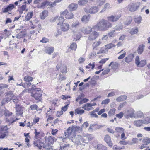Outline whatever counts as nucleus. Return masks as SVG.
<instances>
[{
	"label": "nucleus",
	"instance_id": "nucleus-49",
	"mask_svg": "<svg viewBox=\"0 0 150 150\" xmlns=\"http://www.w3.org/2000/svg\"><path fill=\"white\" fill-rule=\"evenodd\" d=\"M25 35V34L24 32H21L17 34L16 37L18 39L23 38Z\"/></svg>",
	"mask_w": 150,
	"mask_h": 150
},
{
	"label": "nucleus",
	"instance_id": "nucleus-23",
	"mask_svg": "<svg viewBox=\"0 0 150 150\" xmlns=\"http://www.w3.org/2000/svg\"><path fill=\"white\" fill-rule=\"evenodd\" d=\"M90 18V16L89 15H85L83 16L81 20L85 23H86L89 21Z\"/></svg>",
	"mask_w": 150,
	"mask_h": 150
},
{
	"label": "nucleus",
	"instance_id": "nucleus-47",
	"mask_svg": "<svg viewBox=\"0 0 150 150\" xmlns=\"http://www.w3.org/2000/svg\"><path fill=\"white\" fill-rule=\"evenodd\" d=\"M132 19L131 16L129 17L127 20L125 22V24L127 25H128L131 23L132 21Z\"/></svg>",
	"mask_w": 150,
	"mask_h": 150
},
{
	"label": "nucleus",
	"instance_id": "nucleus-8",
	"mask_svg": "<svg viewBox=\"0 0 150 150\" xmlns=\"http://www.w3.org/2000/svg\"><path fill=\"white\" fill-rule=\"evenodd\" d=\"M121 14L111 15L107 17L108 21L114 22L117 21L121 17Z\"/></svg>",
	"mask_w": 150,
	"mask_h": 150
},
{
	"label": "nucleus",
	"instance_id": "nucleus-62",
	"mask_svg": "<svg viewBox=\"0 0 150 150\" xmlns=\"http://www.w3.org/2000/svg\"><path fill=\"white\" fill-rule=\"evenodd\" d=\"M139 61V57L138 56H137L135 58V62L137 66H138L139 64V63L140 62Z\"/></svg>",
	"mask_w": 150,
	"mask_h": 150
},
{
	"label": "nucleus",
	"instance_id": "nucleus-32",
	"mask_svg": "<svg viewBox=\"0 0 150 150\" xmlns=\"http://www.w3.org/2000/svg\"><path fill=\"white\" fill-rule=\"evenodd\" d=\"M74 112L76 115V114L81 115L84 112V110H83L79 109L77 108L75 110Z\"/></svg>",
	"mask_w": 150,
	"mask_h": 150
},
{
	"label": "nucleus",
	"instance_id": "nucleus-50",
	"mask_svg": "<svg viewBox=\"0 0 150 150\" xmlns=\"http://www.w3.org/2000/svg\"><path fill=\"white\" fill-rule=\"evenodd\" d=\"M115 111V108H113L110 109L108 112V115L109 116H111L114 114Z\"/></svg>",
	"mask_w": 150,
	"mask_h": 150
},
{
	"label": "nucleus",
	"instance_id": "nucleus-12",
	"mask_svg": "<svg viewBox=\"0 0 150 150\" xmlns=\"http://www.w3.org/2000/svg\"><path fill=\"white\" fill-rule=\"evenodd\" d=\"M74 131L72 129V128L70 127H69L67 130L65 132V134L66 136H67L68 138L71 137H72L74 136Z\"/></svg>",
	"mask_w": 150,
	"mask_h": 150
},
{
	"label": "nucleus",
	"instance_id": "nucleus-64",
	"mask_svg": "<svg viewBox=\"0 0 150 150\" xmlns=\"http://www.w3.org/2000/svg\"><path fill=\"white\" fill-rule=\"evenodd\" d=\"M123 148L117 145H114L113 147V149L114 150H121Z\"/></svg>",
	"mask_w": 150,
	"mask_h": 150
},
{
	"label": "nucleus",
	"instance_id": "nucleus-41",
	"mask_svg": "<svg viewBox=\"0 0 150 150\" xmlns=\"http://www.w3.org/2000/svg\"><path fill=\"white\" fill-rule=\"evenodd\" d=\"M50 5V2L45 1L41 3V7L44 8Z\"/></svg>",
	"mask_w": 150,
	"mask_h": 150
},
{
	"label": "nucleus",
	"instance_id": "nucleus-61",
	"mask_svg": "<svg viewBox=\"0 0 150 150\" xmlns=\"http://www.w3.org/2000/svg\"><path fill=\"white\" fill-rule=\"evenodd\" d=\"M110 100L109 99H106L101 102V104L106 105L108 104L110 102Z\"/></svg>",
	"mask_w": 150,
	"mask_h": 150
},
{
	"label": "nucleus",
	"instance_id": "nucleus-11",
	"mask_svg": "<svg viewBox=\"0 0 150 150\" xmlns=\"http://www.w3.org/2000/svg\"><path fill=\"white\" fill-rule=\"evenodd\" d=\"M93 28H94L93 27L89 26L84 27L82 28L81 31L83 33L88 34H90L92 31Z\"/></svg>",
	"mask_w": 150,
	"mask_h": 150
},
{
	"label": "nucleus",
	"instance_id": "nucleus-37",
	"mask_svg": "<svg viewBox=\"0 0 150 150\" xmlns=\"http://www.w3.org/2000/svg\"><path fill=\"white\" fill-rule=\"evenodd\" d=\"M143 124H148L150 123V117H145L142 120Z\"/></svg>",
	"mask_w": 150,
	"mask_h": 150
},
{
	"label": "nucleus",
	"instance_id": "nucleus-48",
	"mask_svg": "<svg viewBox=\"0 0 150 150\" xmlns=\"http://www.w3.org/2000/svg\"><path fill=\"white\" fill-rule=\"evenodd\" d=\"M146 64V61L145 60H141L138 66L139 67H142L145 65Z\"/></svg>",
	"mask_w": 150,
	"mask_h": 150
},
{
	"label": "nucleus",
	"instance_id": "nucleus-21",
	"mask_svg": "<svg viewBox=\"0 0 150 150\" xmlns=\"http://www.w3.org/2000/svg\"><path fill=\"white\" fill-rule=\"evenodd\" d=\"M101 40V39H99L98 41L95 42L93 43L92 47L93 51H95L96 49V48L102 43Z\"/></svg>",
	"mask_w": 150,
	"mask_h": 150
},
{
	"label": "nucleus",
	"instance_id": "nucleus-31",
	"mask_svg": "<svg viewBox=\"0 0 150 150\" xmlns=\"http://www.w3.org/2000/svg\"><path fill=\"white\" fill-rule=\"evenodd\" d=\"M5 94L6 97L10 98H12L14 96L13 94V92L11 91L6 92Z\"/></svg>",
	"mask_w": 150,
	"mask_h": 150
},
{
	"label": "nucleus",
	"instance_id": "nucleus-43",
	"mask_svg": "<svg viewBox=\"0 0 150 150\" xmlns=\"http://www.w3.org/2000/svg\"><path fill=\"white\" fill-rule=\"evenodd\" d=\"M74 15L72 13H69L66 16L65 18L67 19H72L74 17Z\"/></svg>",
	"mask_w": 150,
	"mask_h": 150
},
{
	"label": "nucleus",
	"instance_id": "nucleus-19",
	"mask_svg": "<svg viewBox=\"0 0 150 150\" xmlns=\"http://www.w3.org/2000/svg\"><path fill=\"white\" fill-rule=\"evenodd\" d=\"M134 57L133 54H130L128 55L126 58L125 60V62L129 63L131 62Z\"/></svg>",
	"mask_w": 150,
	"mask_h": 150
},
{
	"label": "nucleus",
	"instance_id": "nucleus-10",
	"mask_svg": "<svg viewBox=\"0 0 150 150\" xmlns=\"http://www.w3.org/2000/svg\"><path fill=\"white\" fill-rule=\"evenodd\" d=\"M24 80L25 82L26 86V87L28 88L31 85V82L33 80V77L29 76H25L24 77Z\"/></svg>",
	"mask_w": 150,
	"mask_h": 150
},
{
	"label": "nucleus",
	"instance_id": "nucleus-28",
	"mask_svg": "<svg viewBox=\"0 0 150 150\" xmlns=\"http://www.w3.org/2000/svg\"><path fill=\"white\" fill-rule=\"evenodd\" d=\"M42 147L46 150H53L52 146L49 143H45V144H43Z\"/></svg>",
	"mask_w": 150,
	"mask_h": 150
},
{
	"label": "nucleus",
	"instance_id": "nucleus-59",
	"mask_svg": "<svg viewBox=\"0 0 150 150\" xmlns=\"http://www.w3.org/2000/svg\"><path fill=\"white\" fill-rule=\"evenodd\" d=\"M79 23L78 21H76L74 22L71 25V27H76L79 24Z\"/></svg>",
	"mask_w": 150,
	"mask_h": 150
},
{
	"label": "nucleus",
	"instance_id": "nucleus-14",
	"mask_svg": "<svg viewBox=\"0 0 150 150\" xmlns=\"http://www.w3.org/2000/svg\"><path fill=\"white\" fill-rule=\"evenodd\" d=\"M61 25V29L64 32L68 31L69 29L70 26L69 24L67 23H65L62 24Z\"/></svg>",
	"mask_w": 150,
	"mask_h": 150
},
{
	"label": "nucleus",
	"instance_id": "nucleus-25",
	"mask_svg": "<svg viewBox=\"0 0 150 150\" xmlns=\"http://www.w3.org/2000/svg\"><path fill=\"white\" fill-rule=\"evenodd\" d=\"M33 15V11L28 12L25 17V20L28 21L32 18Z\"/></svg>",
	"mask_w": 150,
	"mask_h": 150
},
{
	"label": "nucleus",
	"instance_id": "nucleus-2",
	"mask_svg": "<svg viewBox=\"0 0 150 150\" xmlns=\"http://www.w3.org/2000/svg\"><path fill=\"white\" fill-rule=\"evenodd\" d=\"M93 138V137L91 134H89L88 136H85L83 137L80 135L76 136L75 139V143L76 144H80L82 143H87L89 140H91Z\"/></svg>",
	"mask_w": 150,
	"mask_h": 150
},
{
	"label": "nucleus",
	"instance_id": "nucleus-29",
	"mask_svg": "<svg viewBox=\"0 0 150 150\" xmlns=\"http://www.w3.org/2000/svg\"><path fill=\"white\" fill-rule=\"evenodd\" d=\"M144 45L143 44L139 46L137 50V52L139 54H142L144 51Z\"/></svg>",
	"mask_w": 150,
	"mask_h": 150
},
{
	"label": "nucleus",
	"instance_id": "nucleus-26",
	"mask_svg": "<svg viewBox=\"0 0 150 150\" xmlns=\"http://www.w3.org/2000/svg\"><path fill=\"white\" fill-rule=\"evenodd\" d=\"M48 12L46 10H44L40 14V17L42 19H44L48 16Z\"/></svg>",
	"mask_w": 150,
	"mask_h": 150
},
{
	"label": "nucleus",
	"instance_id": "nucleus-51",
	"mask_svg": "<svg viewBox=\"0 0 150 150\" xmlns=\"http://www.w3.org/2000/svg\"><path fill=\"white\" fill-rule=\"evenodd\" d=\"M4 114L6 117H8L12 115V113L10 112L8 110L6 109H5L4 111Z\"/></svg>",
	"mask_w": 150,
	"mask_h": 150
},
{
	"label": "nucleus",
	"instance_id": "nucleus-13",
	"mask_svg": "<svg viewBox=\"0 0 150 150\" xmlns=\"http://www.w3.org/2000/svg\"><path fill=\"white\" fill-rule=\"evenodd\" d=\"M96 105L95 103H87L84 104L82 107V108L87 111H89L92 109L93 108L91 107Z\"/></svg>",
	"mask_w": 150,
	"mask_h": 150
},
{
	"label": "nucleus",
	"instance_id": "nucleus-58",
	"mask_svg": "<svg viewBox=\"0 0 150 150\" xmlns=\"http://www.w3.org/2000/svg\"><path fill=\"white\" fill-rule=\"evenodd\" d=\"M94 113V112H93V111L89 113V114L91 117H98V115H97L96 114Z\"/></svg>",
	"mask_w": 150,
	"mask_h": 150
},
{
	"label": "nucleus",
	"instance_id": "nucleus-1",
	"mask_svg": "<svg viewBox=\"0 0 150 150\" xmlns=\"http://www.w3.org/2000/svg\"><path fill=\"white\" fill-rule=\"evenodd\" d=\"M112 24L110 22L102 19L100 20L96 25L93 26V28L98 30L104 31L108 30L109 28L112 27Z\"/></svg>",
	"mask_w": 150,
	"mask_h": 150
},
{
	"label": "nucleus",
	"instance_id": "nucleus-39",
	"mask_svg": "<svg viewBox=\"0 0 150 150\" xmlns=\"http://www.w3.org/2000/svg\"><path fill=\"white\" fill-rule=\"evenodd\" d=\"M11 100V98L8 97H6L4 98L1 101V104L2 105L8 103Z\"/></svg>",
	"mask_w": 150,
	"mask_h": 150
},
{
	"label": "nucleus",
	"instance_id": "nucleus-15",
	"mask_svg": "<svg viewBox=\"0 0 150 150\" xmlns=\"http://www.w3.org/2000/svg\"><path fill=\"white\" fill-rule=\"evenodd\" d=\"M104 140L110 147H112V143L111 141L110 137L108 135H106L104 137Z\"/></svg>",
	"mask_w": 150,
	"mask_h": 150
},
{
	"label": "nucleus",
	"instance_id": "nucleus-27",
	"mask_svg": "<svg viewBox=\"0 0 150 150\" xmlns=\"http://www.w3.org/2000/svg\"><path fill=\"white\" fill-rule=\"evenodd\" d=\"M18 97L14 96L13 98H11V100H12L16 104H20V101L19 100Z\"/></svg>",
	"mask_w": 150,
	"mask_h": 150
},
{
	"label": "nucleus",
	"instance_id": "nucleus-42",
	"mask_svg": "<svg viewBox=\"0 0 150 150\" xmlns=\"http://www.w3.org/2000/svg\"><path fill=\"white\" fill-rule=\"evenodd\" d=\"M142 20V17L139 16L137 17L134 19L135 22L137 24H139L141 23Z\"/></svg>",
	"mask_w": 150,
	"mask_h": 150
},
{
	"label": "nucleus",
	"instance_id": "nucleus-44",
	"mask_svg": "<svg viewBox=\"0 0 150 150\" xmlns=\"http://www.w3.org/2000/svg\"><path fill=\"white\" fill-rule=\"evenodd\" d=\"M95 62H93L92 64L90 63L88 65L86 66V69H89L91 68L92 69H93L95 67Z\"/></svg>",
	"mask_w": 150,
	"mask_h": 150
},
{
	"label": "nucleus",
	"instance_id": "nucleus-54",
	"mask_svg": "<svg viewBox=\"0 0 150 150\" xmlns=\"http://www.w3.org/2000/svg\"><path fill=\"white\" fill-rule=\"evenodd\" d=\"M119 143L121 145H126L127 144L132 145V144L129 142H126L125 141H121L119 142Z\"/></svg>",
	"mask_w": 150,
	"mask_h": 150
},
{
	"label": "nucleus",
	"instance_id": "nucleus-55",
	"mask_svg": "<svg viewBox=\"0 0 150 150\" xmlns=\"http://www.w3.org/2000/svg\"><path fill=\"white\" fill-rule=\"evenodd\" d=\"M138 30L137 28H132L129 32L130 33L131 35H133L136 34L138 32Z\"/></svg>",
	"mask_w": 150,
	"mask_h": 150
},
{
	"label": "nucleus",
	"instance_id": "nucleus-52",
	"mask_svg": "<svg viewBox=\"0 0 150 150\" xmlns=\"http://www.w3.org/2000/svg\"><path fill=\"white\" fill-rule=\"evenodd\" d=\"M115 45L112 43H110L105 45V47L107 48L108 50V49H111L112 47H115Z\"/></svg>",
	"mask_w": 150,
	"mask_h": 150
},
{
	"label": "nucleus",
	"instance_id": "nucleus-6",
	"mask_svg": "<svg viewBox=\"0 0 150 150\" xmlns=\"http://www.w3.org/2000/svg\"><path fill=\"white\" fill-rule=\"evenodd\" d=\"M42 141V139H39L38 138H35L33 142L35 146L37 147L40 150L42 149L44 144Z\"/></svg>",
	"mask_w": 150,
	"mask_h": 150
},
{
	"label": "nucleus",
	"instance_id": "nucleus-30",
	"mask_svg": "<svg viewBox=\"0 0 150 150\" xmlns=\"http://www.w3.org/2000/svg\"><path fill=\"white\" fill-rule=\"evenodd\" d=\"M103 126L99 125L96 124H93L91 125L89 127L90 129H94V127H95V128L96 129H99L103 127Z\"/></svg>",
	"mask_w": 150,
	"mask_h": 150
},
{
	"label": "nucleus",
	"instance_id": "nucleus-36",
	"mask_svg": "<svg viewBox=\"0 0 150 150\" xmlns=\"http://www.w3.org/2000/svg\"><path fill=\"white\" fill-rule=\"evenodd\" d=\"M57 20V21L58 22L57 24L60 25L63 23V22L64 21V17L61 16L59 17Z\"/></svg>",
	"mask_w": 150,
	"mask_h": 150
},
{
	"label": "nucleus",
	"instance_id": "nucleus-38",
	"mask_svg": "<svg viewBox=\"0 0 150 150\" xmlns=\"http://www.w3.org/2000/svg\"><path fill=\"white\" fill-rule=\"evenodd\" d=\"M88 1V0H79L78 1V4L79 5H84Z\"/></svg>",
	"mask_w": 150,
	"mask_h": 150
},
{
	"label": "nucleus",
	"instance_id": "nucleus-45",
	"mask_svg": "<svg viewBox=\"0 0 150 150\" xmlns=\"http://www.w3.org/2000/svg\"><path fill=\"white\" fill-rule=\"evenodd\" d=\"M143 143L145 145H147L150 143V139L148 138H146L143 140Z\"/></svg>",
	"mask_w": 150,
	"mask_h": 150
},
{
	"label": "nucleus",
	"instance_id": "nucleus-56",
	"mask_svg": "<svg viewBox=\"0 0 150 150\" xmlns=\"http://www.w3.org/2000/svg\"><path fill=\"white\" fill-rule=\"evenodd\" d=\"M77 47V45L75 43H73L70 46V48L73 50H76Z\"/></svg>",
	"mask_w": 150,
	"mask_h": 150
},
{
	"label": "nucleus",
	"instance_id": "nucleus-33",
	"mask_svg": "<svg viewBox=\"0 0 150 150\" xmlns=\"http://www.w3.org/2000/svg\"><path fill=\"white\" fill-rule=\"evenodd\" d=\"M97 146L99 150H107V147L101 144H98Z\"/></svg>",
	"mask_w": 150,
	"mask_h": 150
},
{
	"label": "nucleus",
	"instance_id": "nucleus-34",
	"mask_svg": "<svg viewBox=\"0 0 150 150\" xmlns=\"http://www.w3.org/2000/svg\"><path fill=\"white\" fill-rule=\"evenodd\" d=\"M134 110L133 109H130L127 111L128 116H129L130 117H133L134 116Z\"/></svg>",
	"mask_w": 150,
	"mask_h": 150
},
{
	"label": "nucleus",
	"instance_id": "nucleus-40",
	"mask_svg": "<svg viewBox=\"0 0 150 150\" xmlns=\"http://www.w3.org/2000/svg\"><path fill=\"white\" fill-rule=\"evenodd\" d=\"M105 1V0H97L96 4L98 6H101L103 5Z\"/></svg>",
	"mask_w": 150,
	"mask_h": 150
},
{
	"label": "nucleus",
	"instance_id": "nucleus-53",
	"mask_svg": "<svg viewBox=\"0 0 150 150\" xmlns=\"http://www.w3.org/2000/svg\"><path fill=\"white\" fill-rule=\"evenodd\" d=\"M48 139L50 142L51 143H53L56 141V139L55 138L52 136H50L49 137Z\"/></svg>",
	"mask_w": 150,
	"mask_h": 150
},
{
	"label": "nucleus",
	"instance_id": "nucleus-60",
	"mask_svg": "<svg viewBox=\"0 0 150 150\" xmlns=\"http://www.w3.org/2000/svg\"><path fill=\"white\" fill-rule=\"evenodd\" d=\"M49 41V40L45 37H43L42 39L40 40L41 42L46 43L48 42Z\"/></svg>",
	"mask_w": 150,
	"mask_h": 150
},
{
	"label": "nucleus",
	"instance_id": "nucleus-18",
	"mask_svg": "<svg viewBox=\"0 0 150 150\" xmlns=\"http://www.w3.org/2000/svg\"><path fill=\"white\" fill-rule=\"evenodd\" d=\"M134 126L137 127H140L143 125V124L142 120H135L133 123Z\"/></svg>",
	"mask_w": 150,
	"mask_h": 150
},
{
	"label": "nucleus",
	"instance_id": "nucleus-63",
	"mask_svg": "<svg viewBox=\"0 0 150 150\" xmlns=\"http://www.w3.org/2000/svg\"><path fill=\"white\" fill-rule=\"evenodd\" d=\"M124 114L122 112H120L119 114L116 115V117L117 118L120 119L123 116Z\"/></svg>",
	"mask_w": 150,
	"mask_h": 150
},
{
	"label": "nucleus",
	"instance_id": "nucleus-24",
	"mask_svg": "<svg viewBox=\"0 0 150 150\" xmlns=\"http://www.w3.org/2000/svg\"><path fill=\"white\" fill-rule=\"evenodd\" d=\"M54 51V48L52 47H47L45 50V52L46 53L50 55Z\"/></svg>",
	"mask_w": 150,
	"mask_h": 150
},
{
	"label": "nucleus",
	"instance_id": "nucleus-20",
	"mask_svg": "<svg viewBox=\"0 0 150 150\" xmlns=\"http://www.w3.org/2000/svg\"><path fill=\"white\" fill-rule=\"evenodd\" d=\"M15 6L13 4H11L5 8L3 11V12H6L11 11L14 8Z\"/></svg>",
	"mask_w": 150,
	"mask_h": 150
},
{
	"label": "nucleus",
	"instance_id": "nucleus-5",
	"mask_svg": "<svg viewBox=\"0 0 150 150\" xmlns=\"http://www.w3.org/2000/svg\"><path fill=\"white\" fill-rule=\"evenodd\" d=\"M140 4L139 2L132 3L128 6V8L130 11L133 12L137 10L139 7Z\"/></svg>",
	"mask_w": 150,
	"mask_h": 150
},
{
	"label": "nucleus",
	"instance_id": "nucleus-35",
	"mask_svg": "<svg viewBox=\"0 0 150 150\" xmlns=\"http://www.w3.org/2000/svg\"><path fill=\"white\" fill-rule=\"evenodd\" d=\"M127 98V96L125 95L120 96L116 99V100L118 102L123 101Z\"/></svg>",
	"mask_w": 150,
	"mask_h": 150
},
{
	"label": "nucleus",
	"instance_id": "nucleus-22",
	"mask_svg": "<svg viewBox=\"0 0 150 150\" xmlns=\"http://www.w3.org/2000/svg\"><path fill=\"white\" fill-rule=\"evenodd\" d=\"M78 5L76 4L72 3L69 6V10L70 11L76 10L77 8Z\"/></svg>",
	"mask_w": 150,
	"mask_h": 150
},
{
	"label": "nucleus",
	"instance_id": "nucleus-46",
	"mask_svg": "<svg viewBox=\"0 0 150 150\" xmlns=\"http://www.w3.org/2000/svg\"><path fill=\"white\" fill-rule=\"evenodd\" d=\"M115 130L117 132L122 133L124 132V129L120 127H117Z\"/></svg>",
	"mask_w": 150,
	"mask_h": 150
},
{
	"label": "nucleus",
	"instance_id": "nucleus-7",
	"mask_svg": "<svg viewBox=\"0 0 150 150\" xmlns=\"http://www.w3.org/2000/svg\"><path fill=\"white\" fill-rule=\"evenodd\" d=\"M31 96L33 97L36 100L40 99L42 96L41 91L40 89H38L37 91H34L31 93Z\"/></svg>",
	"mask_w": 150,
	"mask_h": 150
},
{
	"label": "nucleus",
	"instance_id": "nucleus-9",
	"mask_svg": "<svg viewBox=\"0 0 150 150\" xmlns=\"http://www.w3.org/2000/svg\"><path fill=\"white\" fill-rule=\"evenodd\" d=\"M99 33L96 31H94L90 33L88 35V40L90 41H93L96 39L99 36Z\"/></svg>",
	"mask_w": 150,
	"mask_h": 150
},
{
	"label": "nucleus",
	"instance_id": "nucleus-3",
	"mask_svg": "<svg viewBox=\"0 0 150 150\" xmlns=\"http://www.w3.org/2000/svg\"><path fill=\"white\" fill-rule=\"evenodd\" d=\"M58 141L60 143V150H65L69 146V144L67 142L69 138H63L62 137L57 139Z\"/></svg>",
	"mask_w": 150,
	"mask_h": 150
},
{
	"label": "nucleus",
	"instance_id": "nucleus-17",
	"mask_svg": "<svg viewBox=\"0 0 150 150\" xmlns=\"http://www.w3.org/2000/svg\"><path fill=\"white\" fill-rule=\"evenodd\" d=\"M15 108L16 110V112L18 113H17L18 115H21L23 113L22 108L19 104H16Z\"/></svg>",
	"mask_w": 150,
	"mask_h": 150
},
{
	"label": "nucleus",
	"instance_id": "nucleus-16",
	"mask_svg": "<svg viewBox=\"0 0 150 150\" xmlns=\"http://www.w3.org/2000/svg\"><path fill=\"white\" fill-rule=\"evenodd\" d=\"M56 68L57 70L60 69L61 72L63 73H66L67 72L66 66L65 65H62L60 66V65H57L56 67Z\"/></svg>",
	"mask_w": 150,
	"mask_h": 150
},
{
	"label": "nucleus",
	"instance_id": "nucleus-57",
	"mask_svg": "<svg viewBox=\"0 0 150 150\" xmlns=\"http://www.w3.org/2000/svg\"><path fill=\"white\" fill-rule=\"evenodd\" d=\"M123 25L122 24L118 25L115 27V29L117 30H120L122 29Z\"/></svg>",
	"mask_w": 150,
	"mask_h": 150
},
{
	"label": "nucleus",
	"instance_id": "nucleus-4",
	"mask_svg": "<svg viewBox=\"0 0 150 150\" xmlns=\"http://www.w3.org/2000/svg\"><path fill=\"white\" fill-rule=\"evenodd\" d=\"M84 11L87 13H90L91 14H94L98 11L99 9L98 6H93L89 8H85Z\"/></svg>",
	"mask_w": 150,
	"mask_h": 150
}]
</instances>
